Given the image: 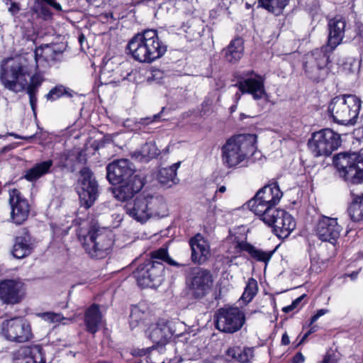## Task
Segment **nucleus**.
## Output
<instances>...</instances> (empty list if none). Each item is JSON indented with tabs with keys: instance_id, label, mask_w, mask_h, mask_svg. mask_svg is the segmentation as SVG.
<instances>
[{
	"instance_id": "f257e3e1",
	"label": "nucleus",
	"mask_w": 363,
	"mask_h": 363,
	"mask_svg": "<svg viewBox=\"0 0 363 363\" xmlns=\"http://www.w3.org/2000/svg\"><path fill=\"white\" fill-rule=\"evenodd\" d=\"M340 20L330 19L328 22V38L325 47L317 48L307 55L304 65L305 72L310 79L319 82L325 77V67L329 62L328 53L333 52L340 44Z\"/></svg>"
},
{
	"instance_id": "f03ea898",
	"label": "nucleus",
	"mask_w": 363,
	"mask_h": 363,
	"mask_svg": "<svg viewBox=\"0 0 363 363\" xmlns=\"http://www.w3.org/2000/svg\"><path fill=\"white\" fill-rule=\"evenodd\" d=\"M127 49L135 60L150 64L166 53L167 45L160 39L156 30L150 29L135 35L128 42Z\"/></svg>"
},
{
	"instance_id": "7ed1b4c3",
	"label": "nucleus",
	"mask_w": 363,
	"mask_h": 363,
	"mask_svg": "<svg viewBox=\"0 0 363 363\" xmlns=\"http://www.w3.org/2000/svg\"><path fill=\"white\" fill-rule=\"evenodd\" d=\"M162 262L177 266L168 254L167 249L161 247L150 252V259L140 264L133 272L137 283L141 287H156L163 280L164 267Z\"/></svg>"
},
{
	"instance_id": "20e7f679",
	"label": "nucleus",
	"mask_w": 363,
	"mask_h": 363,
	"mask_svg": "<svg viewBox=\"0 0 363 363\" xmlns=\"http://www.w3.org/2000/svg\"><path fill=\"white\" fill-rule=\"evenodd\" d=\"M32 67L25 57L6 58L1 61L0 83L15 94L25 91L32 77Z\"/></svg>"
},
{
	"instance_id": "39448f33",
	"label": "nucleus",
	"mask_w": 363,
	"mask_h": 363,
	"mask_svg": "<svg viewBox=\"0 0 363 363\" xmlns=\"http://www.w3.org/2000/svg\"><path fill=\"white\" fill-rule=\"evenodd\" d=\"M256 143L257 136L254 134H239L231 137L221 147L223 164L231 168L247 162L256 152Z\"/></svg>"
},
{
	"instance_id": "423d86ee",
	"label": "nucleus",
	"mask_w": 363,
	"mask_h": 363,
	"mask_svg": "<svg viewBox=\"0 0 363 363\" xmlns=\"http://www.w3.org/2000/svg\"><path fill=\"white\" fill-rule=\"evenodd\" d=\"M283 194L277 184L266 185L259 189L255 196L247 202L248 208L262 220L279 208L276 206Z\"/></svg>"
},
{
	"instance_id": "0eeeda50",
	"label": "nucleus",
	"mask_w": 363,
	"mask_h": 363,
	"mask_svg": "<svg viewBox=\"0 0 363 363\" xmlns=\"http://www.w3.org/2000/svg\"><path fill=\"white\" fill-rule=\"evenodd\" d=\"M79 239L86 252L97 259L108 255L114 242L112 233L105 229L90 230L86 235H79Z\"/></svg>"
},
{
	"instance_id": "6e6552de",
	"label": "nucleus",
	"mask_w": 363,
	"mask_h": 363,
	"mask_svg": "<svg viewBox=\"0 0 363 363\" xmlns=\"http://www.w3.org/2000/svg\"><path fill=\"white\" fill-rule=\"evenodd\" d=\"M340 134L330 128H325L313 133L308 145L315 157L329 156L340 145Z\"/></svg>"
},
{
	"instance_id": "1a4fd4ad",
	"label": "nucleus",
	"mask_w": 363,
	"mask_h": 363,
	"mask_svg": "<svg viewBox=\"0 0 363 363\" xmlns=\"http://www.w3.org/2000/svg\"><path fill=\"white\" fill-rule=\"evenodd\" d=\"M237 86L242 94H251L255 100H259L267 95L264 87L265 79L253 70L238 72L235 75Z\"/></svg>"
},
{
	"instance_id": "9d476101",
	"label": "nucleus",
	"mask_w": 363,
	"mask_h": 363,
	"mask_svg": "<svg viewBox=\"0 0 363 363\" xmlns=\"http://www.w3.org/2000/svg\"><path fill=\"white\" fill-rule=\"evenodd\" d=\"M1 334L9 341L24 343L33 337L31 326L25 319L13 318L1 324Z\"/></svg>"
},
{
	"instance_id": "9b49d317",
	"label": "nucleus",
	"mask_w": 363,
	"mask_h": 363,
	"mask_svg": "<svg viewBox=\"0 0 363 363\" xmlns=\"http://www.w3.org/2000/svg\"><path fill=\"white\" fill-rule=\"evenodd\" d=\"M245 323V315L238 307L221 308L216 313V328L225 333L240 330Z\"/></svg>"
},
{
	"instance_id": "f8f14e48",
	"label": "nucleus",
	"mask_w": 363,
	"mask_h": 363,
	"mask_svg": "<svg viewBox=\"0 0 363 363\" xmlns=\"http://www.w3.org/2000/svg\"><path fill=\"white\" fill-rule=\"evenodd\" d=\"M76 189L81 206L89 208L97 199L98 184L89 168L83 167L80 170Z\"/></svg>"
},
{
	"instance_id": "ddd939ff",
	"label": "nucleus",
	"mask_w": 363,
	"mask_h": 363,
	"mask_svg": "<svg viewBox=\"0 0 363 363\" xmlns=\"http://www.w3.org/2000/svg\"><path fill=\"white\" fill-rule=\"evenodd\" d=\"M213 281V277L209 270L196 267L190 269L186 277L187 287L196 298L205 296L210 291Z\"/></svg>"
},
{
	"instance_id": "4468645a",
	"label": "nucleus",
	"mask_w": 363,
	"mask_h": 363,
	"mask_svg": "<svg viewBox=\"0 0 363 363\" xmlns=\"http://www.w3.org/2000/svg\"><path fill=\"white\" fill-rule=\"evenodd\" d=\"M342 174L347 184H362L363 157L356 152H342Z\"/></svg>"
},
{
	"instance_id": "2eb2a0df",
	"label": "nucleus",
	"mask_w": 363,
	"mask_h": 363,
	"mask_svg": "<svg viewBox=\"0 0 363 363\" xmlns=\"http://www.w3.org/2000/svg\"><path fill=\"white\" fill-rule=\"evenodd\" d=\"M262 221L273 227L274 233L280 238H287L296 228V222L293 217L282 209L265 216Z\"/></svg>"
},
{
	"instance_id": "dca6fc26",
	"label": "nucleus",
	"mask_w": 363,
	"mask_h": 363,
	"mask_svg": "<svg viewBox=\"0 0 363 363\" xmlns=\"http://www.w3.org/2000/svg\"><path fill=\"white\" fill-rule=\"evenodd\" d=\"M135 174L134 164L127 159L114 160L106 166V178L113 185L118 184Z\"/></svg>"
},
{
	"instance_id": "f3484780",
	"label": "nucleus",
	"mask_w": 363,
	"mask_h": 363,
	"mask_svg": "<svg viewBox=\"0 0 363 363\" xmlns=\"http://www.w3.org/2000/svg\"><path fill=\"white\" fill-rule=\"evenodd\" d=\"M314 231L320 240L335 245L340 235L337 218L323 216L317 221Z\"/></svg>"
},
{
	"instance_id": "a211bd4d",
	"label": "nucleus",
	"mask_w": 363,
	"mask_h": 363,
	"mask_svg": "<svg viewBox=\"0 0 363 363\" xmlns=\"http://www.w3.org/2000/svg\"><path fill=\"white\" fill-rule=\"evenodd\" d=\"M26 294L24 284L14 279H4L0 281V301L4 304L19 303Z\"/></svg>"
},
{
	"instance_id": "6ab92c4d",
	"label": "nucleus",
	"mask_w": 363,
	"mask_h": 363,
	"mask_svg": "<svg viewBox=\"0 0 363 363\" xmlns=\"http://www.w3.org/2000/svg\"><path fill=\"white\" fill-rule=\"evenodd\" d=\"M174 334V323L164 319L151 323L145 330L146 337L160 345L167 344Z\"/></svg>"
},
{
	"instance_id": "aec40b11",
	"label": "nucleus",
	"mask_w": 363,
	"mask_h": 363,
	"mask_svg": "<svg viewBox=\"0 0 363 363\" xmlns=\"http://www.w3.org/2000/svg\"><path fill=\"white\" fill-rule=\"evenodd\" d=\"M9 204L11 206V218L17 225L22 224L27 218L30 212V206L27 200L21 192L14 189L9 191Z\"/></svg>"
},
{
	"instance_id": "412c9836",
	"label": "nucleus",
	"mask_w": 363,
	"mask_h": 363,
	"mask_svg": "<svg viewBox=\"0 0 363 363\" xmlns=\"http://www.w3.org/2000/svg\"><path fill=\"white\" fill-rule=\"evenodd\" d=\"M47 350L39 345L24 346L14 354L13 363H46Z\"/></svg>"
},
{
	"instance_id": "4be33fe9",
	"label": "nucleus",
	"mask_w": 363,
	"mask_h": 363,
	"mask_svg": "<svg viewBox=\"0 0 363 363\" xmlns=\"http://www.w3.org/2000/svg\"><path fill=\"white\" fill-rule=\"evenodd\" d=\"M121 185L115 188L113 193L115 197L121 201H125L132 199L138 194L145 184L144 177L140 174L132 176L128 179L121 182Z\"/></svg>"
},
{
	"instance_id": "5701e85b",
	"label": "nucleus",
	"mask_w": 363,
	"mask_h": 363,
	"mask_svg": "<svg viewBox=\"0 0 363 363\" xmlns=\"http://www.w3.org/2000/svg\"><path fill=\"white\" fill-rule=\"evenodd\" d=\"M191 247V261L196 264H204L211 257L210 245L204 237L197 233L189 241Z\"/></svg>"
},
{
	"instance_id": "b1692460",
	"label": "nucleus",
	"mask_w": 363,
	"mask_h": 363,
	"mask_svg": "<svg viewBox=\"0 0 363 363\" xmlns=\"http://www.w3.org/2000/svg\"><path fill=\"white\" fill-rule=\"evenodd\" d=\"M66 46L62 44H45L36 48L33 56L35 61V68H38V61L41 57L48 62L63 61L65 60L64 52Z\"/></svg>"
},
{
	"instance_id": "393cba45",
	"label": "nucleus",
	"mask_w": 363,
	"mask_h": 363,
	"mask_svg": "<svg viewBox=\"0 0 363 363\" xmlns=\"http://www.w3.org/2000/svg\"><path fill=\"white\" fill-rule=\"evenodd\" d=\"M342 112L344 116L342 119V125H354L358 119L361 101L352 94L342 95Z\"/></svg>"
},
{
	"instance_id": "a878e982",
	"label": "nucleus",
	"mask_w": 363,
	"mask_h": 363,
	"mask_svg": "<svg viewBox=\"0 0 363 363\" xmlns=\"http://www.w3.org/2000/svg\"><path fill=\"white\" fill-rule=\"evenodd\" d=\"M125 208L127 214L138 222L144 223L150 218L148 202L145 197H137L133 202L126 203Z\"/></svg>"
},
{
	"instance_id": "bb28decb",
	"label": "nucleus",
	"mask_w": 363,
	"mask_h": 363,
	"mask_svg": "<svg viewBox=\"0 0 363 363\" xmlns=\"http://www.w3.org/2000/svg\"><path fill=\"white\" fill-rule=\"evenodd\" d=\"M102 316L99 306L91 305L85 312L84 323L88 332L95 334L99 330L101 323Z\"/></svg>"
},
{
	"instance_id": "cd10ccee",
	"label": "nucleus",
	"mask_w": 363,
	"mask_h": 363,
	"mask_svg": "<svg viewBox=\"0 0 363 363\" xmlns=\"http://www.w3.org/2000/svg\"><path fill=\"white\" fill-rule=\"evenodd\" d=\"M236 247L240 251L247 252L254 259L267 264L272 258L273 251L265 252L259 250L247 242H238Z\"/></svg>"
},
{
	"instance_id": "c85d7f7f",
	"label": "nucleus",
	"mask_w": 363,
	"mask_h": 363,
	"mask_svg": "<svg viewBox=\"0 0 363 363\" xmlns=\"http://www.w3.org/2000/svg\"><path fill=\"white\" fill-rule=\"evenodd\" d=\"M244 51L243 40L240 38L233 40L229 45L223 50L226 61L237 62L242 56Z\"/></svg>"
},
{
	"instance_id": "c756f323",
	"label": "nucleus",
	"mask_w": 363,
	"mask_h": 363,
	"mask_svg": "<svg viewBox=\"0 0 363 363\" xmlns=\"http://www.w3.org/2000/svg\"><path fill=\"white\" fill-rule=\"evenodd\" d=\"M52 165L53 161L52 160L37 163L26 172L24 177L29 182H35L49 173Z\"/></svg>"
},
{
	"instance_id": "7c9ffc66",
	"label": "nucleus",
	"mask_w": 363,
	"mask_h": 363,
	"mask_svg": "<svg viewBox=\"0 0 363 363\" xmlns=\"http://www.w3.org/2000/svg\"><path fill=\"white\" fill-rule=\"evenodd\" d=\"M32 249L28 236H18L15 240L12 254L13 257L21 259L30 255Z\"/></svg>"
},
{
	"instance_id": "2f4dec72",
	"label": "nucleus",
	"mask_w": 363,
	"mask_h": 363,
	"mask_svg": "<svg viewBox=\"0 0 363 363\" xmlns=\"http://www.w3.org/2000/svg\"><path fill=\"white\" fill-rule=\"evenodd\" d=\"M180 166V162H176L169 167L162 168L159 171V182L164 185L172 186L177 184L179 179L177 177V170Z\"/></svg>"
},
{
	"instance_id": "473e14b6",
	"label": "nucleus",
	"mask_w": 363,
	"mask_h": 363,
	"mask_svg": "<svg viewBox=\"0 0 363 363\" xmlns=\"http://www.w3.org/2000/svg\"><path fill=\"white\" fill-rule=\"evenodd\" d=\"M43 82V77L40 73H35L32 75L30 77V81H29V84L27 88L25 89V91L29 96L30 104L32 109L34 111L36 103H37V93L39 87L41 86Z\"/></svg>"
},
{
	"instance_id": "72a5a7b5",
	"label": "nucleus",
	"mask_w": 363,
	"mask_h": 363,
	"mask_svg": "<svg viewBox=\"0 0 363 363\" xmlns=\"http://www.w3.org/2000/svg\"><path fill=\"white\" fill-rule=\"evenodd\" d=\"M226 354L240 363H247L253 357V349L233 346L228 349Z\"/></svg>"
},
{
	"instance_id": "f704fd0d",
	"label": "nucleus",
	"mask_w": 363,
	"mask_h": 363,
	"mask_svg": "<svg viewBox=\"0 0 363 363\" xmlns=\"http://www.w3.org/2000/svg\"><path fill=\"white\" fill-rule=\"evenodd\" d=\"M348 213L354 222L363 220V194L353 197L348 208Z\"/></svg>"
},
{
	"instance_id": "c9c22d12",
	"label": "nucleus",
	"mask_w": 363,
	"mask_h": 363,
	"mask_svg": "<svg viewBox=\"0 0 363 363\" xmlns=\"http://www.w3.org/2000/svg\"><path fill=\"white\" fill-rule=\"evenodd\" d=\"M259 4L269 12L279 16L289 4V0H259Z\"/></svg>"
},
{
	"instance_id": "e433bc0d",
	"label": "nucleus",
	"mask_w": 363,
	"mask_h": 363,
	"mask_svg": "<svg viewBox=\"0 0 363 363\" xmlns=\"http://www.w3.org/2000/svg\"><path fill=\"white\" fill-rule=\"evenodd\" d=\"M160 153V150L157 148L155 143H146L143 145L140 150V159L144 162H148L150 160L155 158Z\"/></svg>"
},
{
	"instance_id": "4c0bfd02",
	"label": "nucleus",
	"mask_w": 363,
	"mask_h": 363,
	"mask_svg": "<svg viewBox=\"0 0 363 363\" xmlns=\"http://www.w3.org/2000/svg\"><path fill=\"white\" fill-rule=\"evenodd\" d=\"M258 291L257 282L253 279H248L245 291L242 295V299L245 303H249L252 300Z\"/></svg>"
},
{
	"instance_id": "58836bf2",
	"label": "nucleus",
	"mask_w": 363,
	"mask_h": 363,
	"mask_svg": "<svg viewBox=\"0 0 363 363\" xmlns=\"http://www.w3.org/2000/svg\"><path fill=\"white\" fill-rule=\"evenodd\" d=\"M339 102V96H335L331 100L328 107V113L330 118H333V121L338 124L340 123V121L338 118V114L340 110V104Z\"/></svg>"
},
{
	"instance_id": "ea45409f",
	"label": "nucleus",
	"mask_w": 363,
	"mask_h": 363,
	"mask_svg": "<svg viewBox=\"0 0 363 363\" xmlns=\"http://www.w3.org/2000/svg\"><path fill=\"white\" fill-rule=\"evenodd\" d=\"M145 198L147 199L148 202L150 216L152 213H159L160 211L164 206L163 199L161 197L150 196Z\"/></svg>"
},
{
	"instance_id": "a19ab883",
	"label": "nucleus",
	"mask_w": 363,
	"mask_h": 363,
	"mask_svg": "<svg viewBox=\"0 0 363 363\" xmlns=\"http://www.w3.org/2000/svg\"><path fill=\"white\" fill-rule=\"evenodd\" d=\"M43 320L55 323L61 322L62 320H67L72 322L73 318H66L61 313L54 312H45L39 314Z\"/></svg>"
},
{
	"instance_id": "79ce46f5",
	"label": "nucleus",
	"mask_w": 363,
	"mask_h": 363,
	"mask_svg": "<svg viewBox=\"0 0 363 363\" xmlns=\"http://www.w3.org/2000/svg\"><path fill=\"white\" fill-rule=\"evenodd\" d=\"M144 312L138 307L133 306L131 308L130 314V324L132 327H135L138 323L144 318Z\"/></svg>"
},
{
	"instance_id": "37998d69",
	"label": "nucleus",
	"mask_w": 363,
	"mask_h": 363,
	"mask_svg": "<svg viewBox=\"0 0 363 363\" xmlns=\"http://www.w3.org/2000/svg\"><path fill=\"white\" fill-rule=\"evenodd\" d=\"M65 92V89L63 86H57L52 89L46 95L48 100H56L62 96Z\"/></svg>"
},
{
	"instance_id": "c03bdc74",
	"label": "nucleus",
	"mask_w": 363,
	"mask_h": 363,
	"mask_svg": "<svg viewBox=\"0 0 363 363\" xmlns=\"http://www.w3.org/2000/svg\"><path fill=\"white\" fill-rule=\"evenodd\" d=\"M305 296H306L305 294L301 295L298 298H296L290 305H289L286 307H284L282 311L284 313H289V312L294 311V309H296V308L299 309L301 308L300 304Z\"/></svg>"
},
{
	"instance_id": "a18cd8bd",
	"label": "nucleus",
	"mask_w": 363,
	"mask_h": 363,
	"mask_svg": "<svg viewBox=\"0 0 363 363\" xmlns=\"http://www.w3.org/2000/svg\"><path fill=\"white\" fill-rule=\"evenodd\" d=\"M5 4L8 6V10L11 15L15 16L19 12L20 6L18 3L14 2L12 0H5Z\"/></svg>"
},
{
	"instance_id": "49530a36",
	"label": "nucleus",
	"mask_w": 363,
	"mask_h": 363,
	"mask_svg": "<svg viewBox=\"0 0 363 363\" xmlns=\"http://www.w3.org/2000/svg\"><path fill=\"white\" fill-rule=\"evenodd\" d=\"M321 363H337V357L333 350H330L327 352Z\"/></svg>"
},
{
	"instance_id": "de8ad7c7",
	"label": "nucleus",
	"mask_w": 363,
	"mask_h": 363,
	"mask_svg": "<svg viewBox=\"0 0 363 363\" xmlns=\"http://www.w3.org/2000/svg\"><path fill=\"white\" fill-rule=\"evenodd\" d=\"M160 113L154 115L152 117H147V118H140V121L138 122V124L140 125H148L154 121H157L158 118L160 117Z\"/></svg>"
},
{
	"instance_id": "09e8293b",
	"label": "nucleus",
	"mask_w": 363,
	"mask_h": 363,
	"mask_svg": "<svg viewBox=\"0 0 363 363\" xmlns=\"http://www.w3.org/2000/svg\"><path fill=\"white\" fill-rule=\"evenodd\" d=\"M328 312L327 309H320L318 310L315 315H313L310 320L309 326H311L315 322L318 320L319 318L324 315Z\"/></svg>"
},
{
	"instance_id": "8fccbe9b",
	"label": "nucleus",
	"mask_w": 363,
	"mask_h": 363,
	"mask_svg": "<svg viewBox=\"0 0 363 363\" xmlns=\"http://www.w3.org/2000/svg\"><path fill=\"white\" fill-rule=\"evenodd\" d=\"M333 164L337 169V171L340 172V153H337L333 156Z\"/></svg>"
},
{
	"instance_id": "3c124183",
	"label": "nucleus",
	"mask_w": 363,
	"mask_h": 363,
	"mask_svg": "<svg viewBox=\"0 0 363 363\" xmlns=\"http://www.w3.org/2000/svg\"><path fill=\"white\" fill-rule=\"evenodd\" d=\"M204 363H229V362L223 357H213V358L205 360Z\"/></svg>"
},
{
	"instance_id": "603ef678",
	"label": "nucleus",
	"mask_w": 363,
	"mask_h": 363,
	"mask_svg": "<svg viewBox=\"0 0 363 363\" xmlns=\"http://www.w3.org/2000/svg\"><path fill=\"white\" fill-rule=\"evenodd\" d=\"M304 360V356L302 353L298 352L293 357L291 363H303Z\"/></svg>"
},
{
	"instance_id": "864d4df0",
	"label": "nucleus",
	"mask_w": 363,
	"mask_h": 363,
	"mask_svg": "<svg viewBox=\"0 0 363 363\" xmlns=\"http://www.w3.org/2000/svg\"><path fill=\"white\" fill-rule=\"evenodd\" d=\"M50 6H52L54 9H55L57 11H61L62 7L60 4L57 3L55 0H43Z\"/></svg>"
},
{
	"instance_id": "5fc2aeb1",
	"label": "nucleus",
	"mask_w": 363,
	"mask_h": 363,
	"mask_svg": "<svg viewBox=\"0 0 363 363\" xmlns=\"http://www.w3.org/2000/svg\"><path fill=\"white\" fill-rule=\"evenodd\" d=\"M357 275H358V272H353L351 274H345L344 275H342V279L350 277L352 280H354L357 279Z\"/></svg>"
},
{
	"instance_id": "6e6d98bb",
	"label": "nucleus",
	"mask_w": 363,
	"mask_h": 363,
	"mask_svg": "<svg viewBox=\"0 0 363 363\" xmlns=\"http://www.w3.org/2000/svg\"><path fill=\"white\" fill-rule=\"evenodd\" d=\"M289 337L288 336L287 333H284L281 337V344L284 345H287L289 344Z\"/></svg>"
},
{
	"instance_id": "4d7b16f0",
	"label": "nucleus",
	"mask_w": 363,
	"mask_h": 363,
	"mask_svg": "<svg viewBox=\"0 0 363 363\" xmlns=\"http://www.w3.org/2000/svg\"><path fill=\"white\" fill-rule=\"evenodd\" d=\"M357 33L359 37L363 40V24H359L357 26Z\"/></svg>"
},
{
	"instance_id": "13d9d810",
	"label": "nucleus",
	"mask_w": 363,
	"mask_h": 363,
	"mask_svg": "<svg viewBox=\"0 0 363 363\" xmlns=\"http://www.w3.org/2000/svg\"><path fill=\"white\" fill-rule=\"evenodd\" d=\"M11 135L14 136L15 138H22V139H26V140L33 138L35 136V135H30L28 137H21L20 135H18L14 133H12Z\"/></svg>"
},
{
	"instance_id": "bf43d9fd",
	"label": "nucleus",
	"mask_w": 363,
	"mask_h": 363,
	"mask_svg": "<svg viewBox=\"0 0 363 363\" xmlns=\"http://www.w3.org/2000/svg\"><path fill=\"white\" fill-rule=\"evenodd\" d=\"M307 335H303V337L301 338V340L296 343V347H298L301 344H303L305 340L307 339Z\"/></svg>"
},
{
	"instance_id": "052dcab7",
	"label": "nucleus",
	"mask_w": 363,
	"mask_h": 363,
	"mask_svg": "<svg viewBox=\"0 0 363 363\" xmlns=\"http://www.w3.org/2000/svg\"><path fill=\"white\" fill-rule=\"evenodd\" d=\"M107 69L106 67H103L101 70V74H100V77L101 79L102 78H105L106 74H107Z\"/></svg>"
},
{
	"instance_id": "680f3d73",
	"label": "nucleus",
	"mask_w": 363,
	"mask_h": 363,
	"mask_svg": "<svg viewBox=\"0 0 363 363\" xmlns=\"http://www.w3.org/2000/svg\"><path fill=\"white\" fill-rule=\"evenodd\" d=\"M211 104V101L209 99H206L203 102L202 106H203V107H205V106H210Z\"/></svg>"
},
{
	"instance_id": "e2e57ef3",
	"label": "nucleus",
	"mask_w": 363,
	"mask_h": 363,
	"mask_svg": "<svg viewBox=\"0 0 363 363\" xmlns=\"http://www.w3.org/2000/svg\"><path fill=\"white\" fill-rule=\"evenodd\" d=\"M226 191V188L224 186H220L218 191H216V194L218 192L219 193H224Z\"/></svg>"
},
{
	"instance_id": "0e129e2a",
	"label": "nucleus",
	"mask_w": 363,
	"mask_h": 363,
	"mask_svg": "<svg viewBox=\"0 0 363 363\" xmlns=\"http://www.w3.org/2000/svg\"><path fill=\"white\" fill-rule=\"evenodd\" d=\"M318 330V326L317 325H313V326H311L310 330L311 332L313 333L314 332H315L316 330Z\"/></svg>"
},
{
	"instance_id": "69168bd1",
	"label": "nucleus",
	"mask_w": 363,
	"mask_h": 363,
	"mask_svg": "<svg viewBox=\"0 0 363 363\" xmlns=\"http://www.w3.org/2000/svg\"><path fill=\"white\" fill-rule=\"evenodd\" d=\"M240 94L237 92L235 94V99L236 100V102H238V101L240 99Z\"/></svg>"
},
{
	"instance_id": "338daca9",
	"label": "nucleus",
	"mask_w": 363,
	"mask_h": 363,
	"mask_svg": "<svg viewBox=\"0 0 363 363\" xmlns=\"http://www.w3.org/2000/svg\"><path fill=\"white\" fill-rule=\"evenodd\" d=\"M236 108H237L236 105H233L232 106H230V112L231 113L234 112L236 110Z\"/></svg>"
},
{
	"instance_id": "774afa93",
	"label": "nucleus",
	"mask_w": 363,
	"mask_h": 363,
	"mask_svg": "<svg viewBox=\"0 0 363 363\" xmlns=\"http://www.w3.org/2000/svg\"><path fill=\"white\" fill-rule=\"evenodd\" d=\"M84 40V35H81V36H79V43H80L81 44L82 43V42H83Z\"/></svg>"
}]
</instances>
